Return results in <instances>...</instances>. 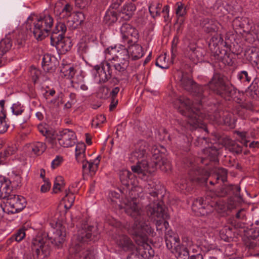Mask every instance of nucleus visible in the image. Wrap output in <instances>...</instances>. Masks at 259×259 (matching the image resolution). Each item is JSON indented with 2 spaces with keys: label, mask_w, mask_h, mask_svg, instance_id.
<instances>
[{
  "label": "nucleus",
  "mask_w": 259,
  "mask_h": 259,
  "mask_svg": "<svg viewBox=\"0 0 259 259\" xmlns=\"http://www.w3.org/2000/svg\"><path fill=\"white\" fill-rule=\"evenodd\" d=\"M164 150L163 146H154L151 149V162H149L144 158L146 155L145 142L138 143L135 150L131 153L129 157L132 162H136L137 161L136 165L132 166V170L141 179H145L148 174H152L157 167L165 172L170 170L171 163L162 154Z\"/></svg>",
  "instance_id": "obj_1"
},
{
  "label": "nucleus",
  "mask_w": 259,
  "mask_h": 259,
  "mask_svg": "<svg viewBox=\"0 0 259 259\" xmlns=\"http://www.w3.org/2000/svg\"><path fill=\"white\" fill-rule=\"evenodd\" d=\"M126 213L135 218L134 224L128 229V233L133 236L136 244L142 247L144 249L153 252L150 245L151 240L150 237H153L155 233L153 229L144 220L142 211L136 200L128 201L125 204Z\"/></svg>",
  "instance_id": "obj_2"
},
{
  "label": "nucleus",
  "mask_w": 259,
  "mask_h": 259,
  "mask_svg": "<svg viewBox=\"0 0 259 259\" xmlns=\"http://www.w3.org/2000/svg\"><path fill=\"white\" fill-rule=\"evenodd\" d=\"M99 235L96 226L84 224L81 229L78 230L74 236L68 252L71 257H79L83 259H91L96 257L94 250H85L82 248L84 243L95 240Z\"/></svg>",
  "instance_id": "obj_3"
},
{
  "label": "nucleus",
  "mask_w": 259,
  "mask_h": 259,
  "mask_svg": "<svg viewBox=\"0 0 259 259\" xmlns=\"http://www.w3.org/2000/svg\"><path fill=\"white\" fill-rule=\"evenodd\" d=\"M53 231V235L48 238L46 234L38 235L31 242V249L34 258L45 259L50 254V242L58 248H61L65 241V230L62 226H57Z\"/></svg>",
  "instance_id": "obj_4"
},
{
  "label": "nucleus",
  "mask_w": 259,
  "mask_h": 259,
  "mask_svg": "<svg viewBox=\"0 0 259 259\" xmlns=\"http://www.w3.org/2000/svg\"><path fill=\"white\" fill-rule=\"evenodd\" d=\"M53 24L54 19L50 15H31L25 22L24 27L33 33L37 40H41L48 36Z\"/></svg>",
  "instance_id": "obj_5"
},
{
  "label": "nucleus",
  "mask_w": 259,
  "mask_h": 259,
  "mask_svg": "<svg viewBox=\"0 0 259 259\" xmlns=\"http://www.w3.org/2000/svg\"><path fill=\"white\" fill-rule=\"evenodd\" d=\"M173 104L181 114L187 117L188 124L192 130L200 128L206 131L202 121V116L199 115L200 113L199 111H194L193 105L188 98L180 96L174 101Z\"/></svg>",
  "instance_id": "obj_6"
},
{
  "label": "nucleus",
  "mask_w": 259,
  "mask_h": 259,
  "mask_svg": "<svg viewBox=\"0 0 259 259\" xmlns=\"http://www.w3.org/2000/svg\"><path fill=\"white\" fill-rule=\"evenodd\" d=\"M182 240V243L181 244L179 236L174 234L171 230H168L165 233V241L167 248L171 250L177 258L186 259L189 257L188 247L191 246L193 242L187 236L183 237Z\"/></svg>",
  "instance_id": "obj_7"
},
{
  "label": "nucleus",
  "mask_w": 259,
  "mask_h": 259,
  "mask_svg": "<svg viewBox=\"0 0 259 259\" xmlns=\"http://www.w3.org/2000/svg\"><path fill=\"white\" fill-rule=\"evenodd\" d=\"M204 91H208V95L210 91L220 96L226 100H233L237 101L236 99V91L231 86L227 85L225 82L223 76L219 73H214L208 84L202 86Z\"/></svg>",
  "instance_id": "obj_8"
},
{
  "label": "nucleus",
  "mask_w": 259,
  "mask_h": 259,
  "mask_svg": "<svg viewBox=\"0 0 259 259\" xmlns=\"http://www.w3.org/2000/svg\"><path fill=\"white\" fill-rule=\"evenodd\" d=\"M66 30L64 23L59 22L51 36V44L56 47L59 54H65L70 50L72 46L70 39L64 37Z\"/></svg>",
  "instance_id": "obj_9"
},
{
  "label": "nucleus",
  "mask_w": 259,
  "mask_h": 259,
  "mask_svg": "<svg viewBox=\"0 0 259 259\" xmlns=\"http://www.w3.org/2000/svg\"><path fill=\"white\" fill-rule=\"evenodd\" d=\"M85 149L86 146L84 143H79L77 144L75 148V157L78 162L82 163L83 174L92 176L95 175L98 168L100 156H98L93 161H89L85 158Z\"/></svg>",
  "instance_id": "obj_10"
},
{
  "label": "nucleus",
  "mask_w": 259,
  "mask_h": 259,
  "mask_svg": "<svg viewBox=\"0 0 259 259\" xmlns=\"http://www.w3.org/2000/svg\"><path fill=\"white\" fill-rule=\"evenodd\" d=\"M212 193H207L205 200L202 198L196 199L192 203V209L197 215H207L219 207L215 197L212 196Z\"/></svg>",
  "instance_id": "obj_11"
},
{
  "label": "nucleus",
  "mask_w": 259,
  "mask_h": 259,
  "mask_svg": "<svg viewBox=\"0 0 259 259\" xmlns=\"http://www.w3.org/2000/svg\"><path fill=\"white\" fill-rule=\"evenodd\" d=\"M147 212L151 220L155 222L157 231H161L163 228L165 230L167 229L168 223L165 220L168 216L159 203L154 202L150 204L147 207Z\"/></svg>",
  "instance_id": "obj_12"
},
{
  "label": "nucleus",
  "mask_w": 259,
  "mask_h": 259,
  "mask_svg": "<svg viewBox=\"0 0 259 259\" xmlns=\"http://www.w3.org/2000/svg\"><path fill=\"white\" fill-rule=\"evenodd\" d=\"M190 181L186 179H180L176 184L177 190L184 193L190 192L193 189L192 182L200 183L206 181L208 174L205 171L204 176L202 178L197 176V168L193 167L189 172Z\"/></svg>",
  "instance_id": "obj_13"
},
{
  "label": "nucleus",
  "mask_w": 259,
  "mask_h": 259,
  "mask_svg": "<svg viewBox=\"0 0 259 259\" xmlns=\"http://www.w3.org/2000/svg\"><path fill=\"white\" fill-rule=\"evenodd\" d=\"M180 81L182 87L191 92L193 96L197 97L200 104L203 102V99L204 98L208 97V91H204L202 85L197 84L191 78L183 75Z\"/></svg>",
  "instance_id": "obj_14"
},
{
  "label": "nucleus",
  "mask_w": 259,
  "mask_h": 259,
  "mask_svg": "<svg viewBox=\"0 0 259 259\" xmlns=\"http://www.w3.org/2000/svg\"><path fill=\"white\" fill-rule=\"evenodd\" d=\"M105 58L109 62L113 60L128 61L130 58L128 49L122 45L108 48L105 51Z\"/></svg>",
  "instance_id": "obj_15"
},
{
  "label": "nucleus",
  "mask_w": 259,
  "mask_h": 259,
  "mask_svg": "<svg viewBox=\"0 0 259 259\" xmlns=\"http://www.w3.org/2000/svg\"><path fill=\"white\" fill-rule=\"evenodd\" d=\"M117 246L124 251H129L130 254L127 259L140 258L138 250L132 239L126 235L119 236L116 240Z\"/></svg>",
  "instance_id": "obj_16"
},
{
  "label": "nucleus",
  "mask_w": 259,
  "mask_h": 259,
  "mask_svg": "<svg viewBox=\"0 0 259 259\" xmlns=\"http://www.w3.org/2000/svg\"><path fill=\"white\" fill-rule=\"evenodd\" d=\"M5 209L8 213H16L22 211L26 205L25 198L21 195H9Z\"/></svg>",
  "instance_id": "obj_17"
},
{
  "label": "nucleus",
  "mask_w": 259,
  "mask_h": 259,
  "mask_svg": "<svg viewBox=\"0 0 259 259\" xmlns=\"http://www.w3.org/2000/svg\"><path fill=\"white\" fill-rule=\"evenodd\" d=\"M111 65L107 61L101 62L100 64L95 65L94 67L96 71L95 80L99 83H104L108 81L111 77Z\"/></svg>",
  "instance_id": "obj_18"
},
{
  "label": "nucleus",
  "mask_w": 259,
  "mask_h": 259,
  "mask_svg": "<svg viewBox=\"0 0 259 259\" xmlns=\"http://www.w3.org/2000/svg\"><path fill=\"white\" fill-rule=\"evenodd\" d=\"M205 171L208 174L207 179L205 181L200 182V183L206 182L208 177H210L211 179L209 182V183L211 185H214L216 183H219L220 181L222 183H224L227 181V171L225 168L220 167L215 168L214 170V173L210 175L206 169L198 168H197V176L200 178L203 177L205 174Z\"/></svg>",
  "instance_id": "obj_19"
},
{
  "label": "nucleus",
  "mask_w": 259,
  "mask_h": 259,
  "mask_svg": "<svg viewBox=\"0 0 259 259\" xmlns=\"http://www.w3.org/2000/svg\"><path fill=\"white\" fill-rule=\"evenodd\" d=\"M76 137L75 133L70 130L65 129L60 132L58 141L60 145L63 147H69L76 143Z\"/></svg>",
  "instance_id": "obj_20"
},
{
  "label": "nucleus",
  "mask_w": 259,
  "mask_h": 259,
  "mask_svg": "<svg viewBox=\"0 0 259 259\" xmlns=\"http://www.w3.org/2000/svg\"><path fill=\"white\" fill-rule=\"evenodd\" d=\"M233 25L246 33L247 39H250V36H252L254 32L253 25H252L251 22L248 18H237L234 20Z\"/></svg>",
  "instance_id": "obj_21"
},
{
  "label": "nucleus",
  "mask_w": 259,
  "mask_h": 259,
  "mask_svg": "<svg viewBox=\"0 0 259 259\" xmlns=\"http://www.w3.org/2000/svg\"><path fill=\"white\" fill-rule=\"evenodd\" d=\"M218 149L214 147L206 148L203 150V155L201 158H199L198 161H200L205 165L208 164L207 162L208 160L210 162L216 163L218 162Z\"/></svg>",
  "instance_id": "obj_22"
},
{
  "label": "nucleus",
  "mask_w": 259,
  "mask_h": 259,
  "mask_svg": "<svg viewBox=\"0 0 259 259\" xmlns=\"http://www.w3.org/2000/svg\"><path fill=\"white\" fill-rule=\"evenodd\" d=\"M136 6L132 2H126L119 11V17L122 21H129L134 16Z\"/></svg>",
  "instance_id": "obj_23"
},
{
  "label": "nucleus",
  "mask_w": 259,
  "mask_h": 259,
  "mask_svg": "<svg viewBox=\"0 0 259 259\" xmlns=\"http://www.w3.org/2000/svg\"><path fill=\"white\" fill-rule=\"evenodd\" d=\"M203 30L207 33H210L217 32L219 29V23L213 19L209 18H204L200 22Z\"/></svg>",
  "instance_id": "obj_24"
},
{
  "label": "nucleus",
  "mask_w": 259,
  "mask_h": 259,
  "mask_svg": "<svg viewBox=\"0 0 259 259\" xmlns=\"http://www.w3.org/2000/svg\"><path fill=\"white\" fill-rule=\"evenodd\" d=\"M120 32L122 35V37L124 40H127L129 42L131 39H130V36L134 37L136 38H137L138 32L137 29L131 26L130 24H123L120 28Z\"/></svg>",
  "instance_id": "obj_25"
},
{
  "label": "nucleus",
  "mask_w": 259,
  "mask_h": 259,
  "mask_svg": "<svg viewBox=\"0 0 259 259\" xmlns=\"http://www.w3.org/2000/svg\"><path fill=\"white\" fill-rule=\"evenodd\" d=\"M209 46H213L214 48L218 47V49L220 48L224 47L226 48V50L223 51L224 52H220L222 55H224V56H221V58H225L226 56H227V50L229 49L228 45L226 42H224L223 39V37L220 34H215L210 39L209 42Z\"/></svg>",
  "instance_id": "obj_26"
},
{
  "label": "nucleus",
  "mask_w": 259,
  "mask_h": 259,
  "mask_svg": "<svg viewBox=\"0 0 259 259\" xmlns=\"http://www.w3.org/2000/svg\"><path fill=\"white\" fill-rule=\"evenodd\" d=\"M61 6V4L60 3H57L55 7L54 12L56 15L59 16L60 19H66L71 16L72 7L68 4H66L64 7L60 9Z\"/></svg>",
  "instance_id": "obj_27"
},
{
  "label": "nucleus",
  "mask_w": 259,
  "mask_h": 259,
  "mask_svg": "<svg viewBox=\"0 0 259 259\" xmlns=\"http://www.w3.org/2000/svg\"><path fill=\"white\" fill-rule=\"evenodd\" d=\"M27 150L32 155H40L46 149V144L41 142H35L27 146Z\"/></svg>",
  "instance_id": "obj_28"
},
{
  "label": "nucleus",
  "mask_w": 259,
  "mask_h": 259,
  "mask_svg": "<svg viewBox=\"0 0 259 259\" xmlns=\"http://www.w3.org/2000/svg\"><path fill=\"white\" fill-rule=\"evenodd\" d=\"M12 47V41L7 36L0 41V67L3 65V56L11 50Z\"/></svg>",
  "instance_id": "obj_29"
},
{
  "label": "nucleus",
  "mask_w": 259,
  "mask_h": 259,
  "mask_svg": "<svg viewBox=\"0 0 259 259\" xmlns=\"http://www.w3.org/2000/svg\"><path fill=\"white\" fill-rule=\"evenodd\" d=\"M128 52L130 55V58H131L133 60H138L144 55L142 47L137 44H135L128 47Z\"/></svg>",
  "instance_id": "obj_30"
},
{
  "label": "nucleus",
  "mask_w": 259,
  "mask_h": 259,
  "mask_svg": "<svg viewBox=\"0 0 259 259\" xmlns=\"http://www.w3.org/2000/svg\"><path fill=\"white\" fill-rule=\"evenodd\" d=\"M11 193L10 182L6 178L0 177V198L6 199Z\"/></svg>",
  "instance_id": "obj_31"
},
{
  "label": "nucleus",
  "mask_w": 259,
  "mask_h": 259,
  "mask_svg": "<svg viewBox=\"0 0 259 259\" xmlns=\"http://www.w3.org/2000/svg\"><path fill=\"white\" fill-rule=\"evenodd\" d=\"M244 56L247 60L253 63L259 56V50L256 47H250L245 51Z\"/></svg>",
  "instance_id": "obj_32"
},
{
  "label": "nucleus",
  "mask_w": 259,
  "mask_h": 259,
  "mask_svg": "<svg viewBox=\"0 0 259 259\" xmlns=\"http://www.w3.org/2000/svg\"><path fill=\"white\" fill-rule=\"evenodd\" d=\"M252 234L250 236V238L244 239V243L247 247L249 249H253L256 247L257 245L255 238L259 236V229H257L254 231H251Z\"/></svg>",
  "instance_id": "obj_33"
},
{
  "label": "nucleus",
  "mask_w": 259,
  "mask_h": 259,
  "mask_svg": "<svg viewBox=\"0 0 259 259\" xmlns=\"http://www.w3.org/2000/svg\"><path fill=\"white\" fill-rule=\"evenodd\" d=\"M17 151V147L16 145L12 144L6 147L3 152H0V155L4 162H6V160L11 155L15 154Z\"/></svg>",
  "instance_id": "obj_34"
},
{
  "label": "nucleus",
  "mask_w": 259,
  "mask_h": 259,
  "mask_svg": "<svg viewBox=\"0 0 259 259\" xmlns=\"http://www.w3.org/2000/svg\"><path fill=\"white\" fill-rule=\"evenodd\" d=\"M218 204L219 207H217V210L221 211H225L227 210H231L234 208L236 206V202L233 198H230L228 200L227 202L224 203L223 202H218Z\"/></svg>",
  "instance_id": "obj_35"
},
{
  "label": "nucleus",
  "mask_w": 259,
  "mask_h": 259,
  "mask_svg": "<svg viewBox=\"0 0 259 259\" xmlns=\"http://www.w3.org/2000/svg\"><path fill=\"white\" fill-rule=\"evenodd\" d=\"M64 194L65 196L63 198L64 207L66 209H69L74 203L75 196L72 193L70 192L69 189L66 190Z\"/></svg>",
  "instance_id": "obj_36"
},
{
  "label": "nucleus",
  "mask_w": 259,
  "mask_h": 259,
  "mask_svg": "<svg viewBox=\"0 0 259 259\" xmlns=\"http://www.w3.org/2000/svg\"><path fill=\"white\" fill-rule=\"evenodd\" d=\"M190 58L195 63L201 61L203 58V54L200 48H191L189 52Z\"/></svg>",
  "instance_id": "obj_37"
},
{
  "label": "nucleus",
  "mask_w": 259,
  "mask_h": 259,
  "mask_svg": "<svg viewBox=\"0 0 259 259\" xmlns=\"http://www.w3.org/2000/svg\"><path fill=\"white\" fill-rule=\"evenodd\" d=\"M65 183L63 178L61 176H57L55 181L53 191L55 193L59 192L64 187Z\"/></svg>",
  "instance_id": "obj_38"
},
{
  "label": "nucleus",
  "mask_w": 259,
  "mask_h": 259,
  "mask_svg": "<svg viewBox=\"0 0 259 259\" xmlns=\"http://www.w3.org/2000/svg\"><path fill=\"white\" fill-rule=\"evenodd\" d=\"M52 57L51 55L47 54L44 55L42 60V66L45 71H49L53 67Z\"/></svg>",
  "instance_id": "obj_39"
},
{
  "label": "nucleus",
  "mask_w": 259,
  "mask_h": 259,
  "mask_svg": "<svg viewBox=\"0 0 259 259\" xmlns=\"http://www.w3.org/2000/svg\"><path fill=\"white\" fill-rule=\"evenodd\" d=\"M162 5L159 3L152 4L149 7V12L153 18L159 16Z\"/></svg>",
  "instance_id": "obj_40"
},
{
  "label": "nucleus",
  "mask_w": 259,
  "mask_h": 259,
  "mask_svg": "<svg viewBox=\"0 0 259 259\" xmlns=\"http://www.w3.org/2000/svg\"><path fill=\"white\" fill-rule=\"evenodd\" d=\"M117 14L114 11L107 12L104 17V21L108 25L114 23L117 21Z\"/></svg>",
  "instance_id": "obj_41"
},
{
  "label": "nucleus",
  "mask_w": 259,
  "mask_h": 259,
  "mask_svg": "<svg viewBox=\"0 0 259 259\" xmlns=\"http://www.w3.org/2000/svg\"><path fill=\"white\" fill-rule=\"evenodd\" d=\"M132 176V172L127 169H123L119 172L120 180L124 185H128V181Z\"/></svg>",
  "instance_id": "obj_42"
},
{
  "label": "nucleus",
  "mask_w": 259,
  "mask_h": 259,
  "mask_svg": "<svg viewBox=\"0 0 259 259\" xmlns=\"http://www.w3.org/2000/svg\"><path fill=\"white\" fill-rule=\"evenodd\" d=\"M11 110L13 114L18 116L25 111V107L20 103L17 102L12 105Z\"/></svg>",
  "instance_id": "obj_43"
},
{
  "label": "nucleus",
  "mask_w": 259,
  "mask_h": 259,
  "mask_svg": "<svg viewBox=\"0 0 259 259\" xmlns=\"http://www.w3.org/2000/svg\"><path fill=\"white\" fill-rule=\"evenodd\" d=\"M60 71L65 76L68 78L72 77L75 73L74 68L70 65L63 66Z\"/></svg>",
  "instance_id": "obj_44"
},
{
  "label": "nucleus",
  "mask_w": 259,
  "mask_h": 259,
  "mask_svg": "<svg viewBox=\"0 0 259 259\" xmlns=\"http://www.w3.org/2000/svg\"><path fill=\"white\" fill-rule=\"evenodd\" d=\"M25 235V229L21 228L12 235L11 239L17 242H20L24 239Z\"/></svg>",
  "instance_id": "obj_45"
},
{
  "label": "nucleus",
  "mask_w": 259,
  "mask_h": 259,
  "mask_svg": "<svg viewBox=\"0 0 259 259\" xmlns=\"http://www.w3.org/2000/svg\"><path fill=\"white\" fill-rule=\"evenodd\" d=\"M7 180L10 182L11 191L12 190V188H17L20 186L21 183V177L20 175H14L11 178L10 180Z\"/></svg>",
  "instance_id": "obj_46"
},
{
  "label": "nucleus",
  "mask_w": 259,
  "mask_h": 259,
  "mask_svg": "<svg viewBox=\"0 0 259 259\" xmlns=\"http://www.w3.org/2000/svg\"><path fill=\"white\" fill-rule=\"evenodd\" d=\"M176 5L177 7L176 10L177 16L178 17L185 16L186 14V10L184 4L181 2H178L176 3Z\"/></svg>",
  "instance_id": "obj_47"
},
{
  "label": "nucleus",
  "mask_w": 259,
  "mask_h": 259,
  "mask_svg": "<svg viewBox=\"0 0 259 259\" xmlns=\"http://www.w3.org/2000/svg\"><path fill=\"white\" fill-rule=\"evenodd\" d=\"M238 79L242 82L249 83L251 81V77L248 75L246 71H242L237 74Z\"/></svg>",
  "instance_id": "obj_48"
},
{
  "label": "nucleus",
  "mask_w": 259,
  "mask_h": 259,
  "mask_svg": "<svg viewBox=\"0 0 259 259\" xmlns=\"http://www.w3.org/2000/svg\"><path fill=\"white\" fill-rule=\"evenodd\" d=\"M166 56L165 55H160L157 59L156 61V65L161 68L167 69L168 65L166 63Z\"/></svg>",
  "instance_id": "obj_49"
},
{
  "label": "nucleus",
  "mask_w": 259,
  "mask_h": 259,
  "mask_svg": "<svg viewBox=\"0 0 259 259\" xmlns=\"http://www.w3.org/2000/svg\"><path fill=\"white\" fill-rule=\"evenodd\" d=\"M5 118L6 114L0 115V134L5 133L9 126L6 121Z\"/></svg>",
  "instance_id": "obj_50"
},
{
  "label": "nucleus",
  "mask_w": 259,
  "mask_h": 259,
  "mask_svg": "<svg viewBox=\"0 0 259 259\" xmlns=\"http://www.w3.org/2000/svg\"><path fill=\"white\" fill-rule=\"evenodd\" d=\"M89 51V45L83 41H80L78 44V51L82 55L87 54Z\"/></svg>",
  "instance_id": "obj_51"
},
{
  "label": "nucleus",
  "mask_w": 259,
  "mask_h": 259,
  "mask_svg": "<svg viewBox=\"0 0 259 259\" xmlns=\"http://www.w3.org/2000/svg\"><path fill=\"white\" fill-rule=\"evenodd\" d=\"M119 63L114 65L115 69L119 72H124L128 66V61H119Z\"/></svg>",
  "instance_id": "obj_52"
},
{
  "label": "nucleus",
  "mask_w": 259,
  "mask_h": 259,
  "mask_svg": "<svg viewBox=\"0 0 259 259\" xmlns=\"http://www.w3.org/2000/svg\"><path fill=\"white\" fill-rule=\"evenodd\" d=\"M91 1L92 0H75V5L79 9H84L90 6Z\"/></svg>",
  "instance_id": "obj_53"
},
{
  "label": "nucleus",
  "mask_w": 259,
  "mask_h": 259,
  "mask_svg": "<svg viewBox=\"0 0 259 259\" xmlns=\"http://www.w3.org/2000/svg\"><path fill=\"white\" fill-rule=\"evenodd\" d=\"M231 188L228 186H224L218 191L216 195L217 197H225L231 193Z\"/></svg>",
  "instance_id": "obj_54"
},
{
  "label": "nucleus",
  "mask_w": 259,
  "mask_h": 259,
  "mask_svg": "<svg viewBox=\"0 0 259 259\" xmlns=\"http://www.w3.org/2000/svg\"><path fill=\"white\" fill-rule=\"evenodd\" d=\"M37 130L42 135L49 137L51 135L50 131L48 130V125L44 124H39L37 125Z\"/></svg>",
  "instance_id": "obj_55"
},
{
  "label": "nucleus",
  "mask_w": 259,
  "mask_h": 259,
  "mask_svg": "<svg viewBox=\"0 0 259 259\" xmlns=\"http://www.w3.org/2000/svg\"><path fill=\"white\" fill-rule=\"evenodd\" d=\"M74 22L80 24L85 19L84 14L81 12H77L73 16Z\"/></svg>",
  "instance_id": "obj_56"
},
{
  "label": "nucleus",
  "mask_w": 259,
  "mask_h": 259,
  "mask_svg": "<svg viewBox=\"0 0 259 259\" xmlns=\"http://www.w3.org/2000/svg\"><path fill=\"white\" fill-rule=\"evenodd\" d=\"M106 120V118L103 115H98L93 120L92 125L96 127L99 126Z\"/></svg>",
  "instance_id": "obj_57"
},
{
  "label": "nucleus",
  "mask_w": 259,
  "mask_h": 259,
  "mask_svg": "<svg viewBox=\"0 0 259 259\" xmlns=\"http://www.w3.org/2000/svg\"><path fill=\"white\" fill-rule=\"evenodd\" d=\"M253 32L252 37L249 40L250 42L254 41L255 39L259 40V24L253 25Z\"/></svg>",
  "instance_id": "obj_58"
},
{
  "label": "nucleus",
  "mask_w": 259,
  "mask_h": 259,
  "mask_svg": "<svg viewBox=\"0 0 259 259\" xmlns=\"http://www.w3.org/2000/svg\"><path fill=\"white\" fill-rule=\"evenodd\" d=\"M63 162V158L61 156H57L52 161L51 167L53 169H55L58 167L61 163Z\"/></svg>",
  "instance_id": "obj_59"
},
{
  "label": "nucleus",
  "mask_w": 259,
  "mask_h": 259,
  "mask_svg": "<svg viewBox=\"0 0 259 259\" xmlns=\"http://www.w3.org/2000/svg\"><path fill=\"white\" fill-rule=\"evenodd\" d=\"M79 80L78 81H76L75 80V78H74V79L72 81L73 88H74L77 91L79 90V86L80 85V84L82 83L83 80V77L81 75H80L79 76Z\"/></svg>",
  "instance_id": "obj_60"
},
{
  "label": "nucleus",
  "mask_w": 259,
  "mask_h": 259,
  "mask_svg": "<svg viewBox=\"0 0 259 259\" xmlns=\"http://www.w3.org/2000/svg\"><path fill=\"white\" fill-rule=\"evenodd\" d=\"M237 135L241 138V143L247 147L248 141L246 140V133L244 132H237Z\"/></svg>",
  "instance_id": "obj_61"
},
{
  "label": "nucleus",
  "mask_w": 259,
  "mask_h": 259,
  "mask_svg": "<svg viewBox=\"0 0 259 259\" xmlns=\"http://www.w3.org/2000/svg\"><path fill=\"white\" fill-rule=\"evenodd\" d=\"M229 187H231V192H232V193L235 195V196H238L240 191L241 190V188L238 185H229Z\"/></svg>",
  "instance_id": "obj_62"
},
{
  "label": "nucleus",
  "mask_w": 259,
  "mask_h": 259,
  "mask_svg": "<svg viewBox=\"0 0 259 259\" xmlns=\"http://www.w3.org/2000/svg\"><path fill=\"white\" fill-rule=\"evenodd\" d=\"M223 121L226 124H230L231 122V115L226 112L223 113Z\"/></svg>",
  "instance_id": "obj_63"
},
{
  "label": "nucleus",
  "mask_w": 259,
  "mask_h": 259,
  "mask_svg": "<svg viewBox=\"0 0 259 259\" xmlns=\"http://www.w3.org/2000/svg\"><path fill=\"white\" fill-rule=\"evenodd\" d=\"M45 184L41 187L40 190L42 192H46L49 191L51 188V183L48 181L44 180Z\"/></svg>",
  "instance_id": "obj_64"
}]
</instances>
